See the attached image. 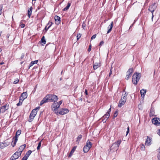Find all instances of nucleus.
<instances>
[{
	"mask_svg": "<svg viewBox=\"0 0 160 160\" xmlns=\"http://www.w3.org/2000/svg\"><path fill=\"white\" fill-rule=\"evenodd\" d=\"M141 77L140 73L135 72L132 77V82L134 84H137Z\"/></svg>",
	"mask_w": 160,
	"mask_h": 160,
	"instance_id": "f257e3e1",
	"label": "nucleus"
},
{
	"mask_svg": "<svg viewBox=\"0 0 160 160\" xmlns=\"http://www.w3.org/2000/svg\"><path fill=\"white\" fill-rule=\"evenodd\" d=\"M92 143L88 141H87L86 145L84 146L83 148V152L85 153L88 152L92 146Z\"/></svg>",
	"mask_w": 160,
	"mask_h": 160,
	"instance_id": "f03ea898",
	"label": "nucleus"
},
{
	"mask_svg": "<svg viewBox=\"0 0 160 160\" xmlns=\"http://www.w3.org/2000/svg\"><path fill=\"white\" fill-rule=\"evenodd\" d=\"M37 113V111H36V109H34L32 111L30 115L28 120V121L29 122H31L33 121Z\"/></svg>",
	"mask_w": 160,
	"mask_h": 160,
	"instance_id": "7ed1b4c3",
	"label": "nucleus"
},
{
	"mask_svg": "<svg viewBox=\"0 0 160 160\" xmlns=\"http://www.w3.org/2000/svg\"><path fill=\"white\" fill-rule=\"evenodd\" d=\"M48 97L49 101H56L58 99V98L56 95L54 94H49L47 95Z\"/></svg>",
	"mask_w": 160,
	"mask_h": 160,
	"instance_id": "20e7f679",
	"label": "nucleus"
},
{
	"mask_svg": "<svg viewBox=\"0 0 160 160\" xmlns=\"http://www.w3.org/2000/svg\"><path fill=\"white\" fill-rule=\"evenodd\" d=\"M21 152L20 153L17 151L15 152L14 154L11 157L10 160H15L18 158L21 155Z\"/></svg>",
	"mask_w": 160,
	"mask_h": 160,
	"instance_id": "39448f33",
	"label": "nucleus"
},
{
	"mask_svg": "<svg viewBox=\"0 0 160 160\" xmlns=\"http://www.w3.org/2000/svg\"><path fill=\"white\" fill-rule=\"evenodd\" d=\"M152 123L157 126L160 125V119L158 118H154L152 120Z\"/></svg>",
	"mask_w": 160,
	"mask_h": 160,
	"instance_id": "423d86ee",
	"label": "nucleus"
},
{
	"mask_svg": "<svg viewBox=\"0 0 160 160\" xmlns=\"http://www.w3.org/2000/svg\"><path fill=\"white\" fill-rule=\"evenodd\" d=\"M69 112V110L66 108H62L59 111L57 112V113H59L61 115H64L65 114L68 113Z\"/></svg>",
	"mask_w": 160,
	"mask_h": 160,
	"instance_id": "0eeeda50",
	"label": "nucleus"
},
{
	"mask_svg": "<svg viewBox=\"0 0 160 160\" xmlns=\"http://www.w3.org/2000/svg\"><path fill=\"white\" fill-rule=\"evenodd\" d=\"M9 108L8 105L7 104H6L3 106L1 107L0 108L1 110V112H4L6 110H8Z\"/></svg>",
	"mask_w": 160,
	"mask_h": 160,
	"instance_id": "6e6552de",
	"label": "nucleus"
},
{
	"mask_svg": "<svg viewBox=\"0 0 160 160\" xmlns=\"http://www.w3.org/2000/svg\"><path fill=\"white\" fill-rule=\"evenodd\" d=\"M110 116L109 113H108V112H107L103 117L102 121L103 122H105L107 120L108 118Z\"/></svg>",
	"mask_w": 160,
	"mask_h": 160,
	"instance_id": "1a4fd4ad",
	"label": "nucleus"
},
{
	"mask_svg": "<svg viewBox=\"0 0 160 160\" xmlns=\"http://www.w3.org/2000/svg\"><path fill=\"white\" fill-rule=\"evenodd\" d=\"M53 108H54V110L55 111L56 110H57L60 107V105H59L58 103L56 102H54L52 104Z\"/></svg>",
	"mask_w": 160,
	"mask_h": 160,
	"instance_id": "9d476101",
	"label": "nucleus"
},
{
	"mask_svg": "<svg viewBox=\"0 0 160 160\" xmlns=\"http://www.w3.org/2000/svg\"><path fill=\"white\" fill-rule=\"evenodd\" d=\"M152 141V138L148 136H147V138L145 141V144L146 145L149 146L151 144V142Z\"/></svg>",
	"mask_w": 160,
	"mask_h": 160,
	"instance_id": "9b49d317",
	"label": "nucleus"
},
{
	"mask_svg": "<svg viewBox=\"0 0 160 160\" xmlns=\"http://www.w3.org/2000/svg\"><path fill=\"white\" fill-rule=\"evenodd\" d=\"M55 23L57 24H59L61 22L60 18L57 16H56L54 18Z\"/></svg>",
	"mask_w": 160,
	"mask_h": 160,
	"instance_id": "f8f14e48",
	"label": "nucleus"
},
{
	"mask_svg": "<svg viewBox=\"0 0 160 160\" xmlns=\"http://www.w3.org/2000/svg\"><path fill=\"white\" fill-rule=\"evenodd\" d=\"M155 3L151 5L148 8L149 11H154L156 8V6L155 5Z\"/></svg>",
	"mask_w": 160,
	"mask_h": 160,
	"instance_id": "ddd939ff",
	"label": "nucleus"
},
{
	"mask_svg": "<svg viewBox=\"0 0 160 160\" xmlns=\"http://www.w3.org/2000/svg\"><path fill=\"white\" fill-rule=\"evenodd\" d=\"M26 146V145L25 144L22 145H21V146H20L19 148V151L18 152L20 153L21 152V154L22 151H23V150L25 148Z\"/></svg>",
	"mask_w": 160,
	"mask_h": 160,
	"instance_id": "4468645a",
	"label": "nucleus"
},
{
	"mask_svg": "<svg viewBox=\"0 0 160 160\" xmlns=\"http://www.w3.org/2000/svg\"><path fill=\"white\" fill-rule=\"evenodd\" d=\"M126 102V101L122 100V99H121L119 102V103L118 105V107H121L122 106V105H123L125 104Z\"/></svg>",
	"mask_w": 160,
	"mask_h": 160,
	"instance_id": "2eb2a0df",
	"label": "nucleus"
},
{
	"mask_svg": "<svg viewBox=\"0 0 160 160\" xmlns=\"http://www.w3.org/2000/svg\"><path fill=\"white\" fill-rule=\"evenodd\" d=\"M146 90L144 89H142L140 90V92L141 94V97L142 98H144L145 95L146 94Z\"/></svg>",
	"mask_w": 160,
	"mask_h": 160,
	"instance_id": "dca6fc26",
	"label": "nucleus"
},
{
	"mask_svg": "<svg viewBox=\"0 0 160 160\" xmlns=\"http://www.w3.org/2000/svg\"><path fill=\"white\" fill-rule=\"evenodd\" d=\"M100 64L99 63H95L93 64V68L94 69H96L100 67Z\"/></svg>",
	"mask_w": 160,
	"mask_h": 160,
	"instance_id": "f3484780",
	"label": "nucleus"
},
{
	"mask_svg": "<svg viewBox=\"0 0 160 160\" xmlns=\"http://www.w3.org/2000/svg\"><path fill=\"white\" fill-rule=\"evenodd\" d=\"M21 131L20 130H18L16 133V135L15 137H14L13 138V139H14V138H18V136H19L20 134L21 133Z\"/></svg>",
	"mask_w": 160,
	"mask_h": 160,
	"instance_id": "a211bd4d",
	"label": "nucleus"
},
{
	"mask_svg": "<svg viewBox=\"0 0 160 160\" xmlns=\"http://www.w3.org/2000/svg\"><path fill=\"white\" fill-rule=\"evenodd\" d=\"M113 22H112L111 25H109L108 28H109L107 32V33H109L111 31L112 28L113 27Z\"/></svg>",
	"mask_w": 160,
	"mask_h": 160,
	"instance_id": "6ab92c4d",
	"label": "nucleus"
},
{
	"mask_svg": "<svg viewBox=\"0 0 160 160\" xmlns=\"http://www.w3.org/2000/svg\"><path fill=\"white\" fill-rule=\"evenodd\" d=\"M32 7H31L28 10V17L30 18V16L32 14Z\"/></svg>",
	"mask_w": 160,
	"mask_h": 160,
	"instance_id": "aec40b11",
	"label": "nucleus"
},
{
	"mask_svg": "<svg viewBox=\"0 0 160 160\" xmlns=\"http://www.w3.org/2000/svg\"><path fill=\"white\" fill-rule=\"evenodd\" d=\"M32 152V151L31 150L28 151L26 153L25 155L24 156L25 157L28 158L30 155L31 154Z\"/></svg>",
	"mask_w": 160,
	"mask_h": 160,
	"instance_id": "412c9836",
	"label": "nucleus"
},
{
	"mask_svg": "<svg viewBox=\"0 0 160 160\" xmlns=\"http://www.w3.org/2000/svg\"><path fill=\"white\" fill-rule=\"evenodd\" d=\"M21 96L23 98L25 99L27 97V93L26 92H23L21 94Z\"/></svg>",
	"mask_w": 160,
	"mask_h": 160,
	"instance_id": "4be33fe9",
	"label": "nucleus"
},
{
	"mask_svg": "<svg viewBox=\"0 0 160 160\" xmlns=\"http://www.w3.org/2000/svg\"><path fill=\"white\" fill-rule=\"evenodd\" d=\"M52 23V22H49L47 24V25L49 24V25L47 27V26H46L45 27V29L47 31L48 29L50 28V27L51 26Z\"/></svg>",
	"mask_w": 160,
	"mask_h": 160,
	"instance_id": "5701e85b",
	"label": "nucleus"
},
{
	"mask_svg": "<svg viewBox=\"0 0 160 160\" xmlns=\"http://www.w3.org/2000/svg\"><path fill=\"white\" fill-rule=\"evenodd\" d=\"M3 143L4 146H5L6 147L8 146L10 144V142H9L7 141H5L2 142Z\"/></svg>",
	"mask_w": 160,
	"mask_h": 160,
	"instance_id": "b1692460",
	"label": "nucleus"
},
{
	"mask_svg": "<svg viewBox=\"0 0 160 160\" xmlns=\"http://www.w3.org/2000/svg\"><path fill=\"white\" fill-rule=\"evenodd\" d=\"M42 100L43 101V102H44V103L48 102L49 101L48 98V97H47V96H46V97H45L44 98H43V99Z\"/></svg>",
	"mask_w": 160,
	"mask_h": 160,
	"instance_id": "393cba45",
	"label": "nucleus"
},
{
	"mask_svg": "<svg viewBox=\"0 0 160 160\" xmlns=\"http://www.w3.org/2000/svg\"><path fill=\"white\" fill-rule=\"evenodd\" d=\"M70 5H71V3H68L67 6L63 9V10L64 11L67 10H68V8L70 7Z\"/></svg>",
	"mask_w": 160,
	"mask_h": 160,
	"instance_id": "a878e982",
	"label": "nucleus"
},
{
	"mask_svg": "<svg viewBox=\"0 0 160 160\" xmlns=\"http://www.w3.org/2000/svg\"><path fill=\"white\" fill-rule=\"evenodd\" d=\"M76 149V147H74L72 149L71 151L70 154L69 155V157H71V156L72 155V154L73 153V152H74V151Z\"/></svg>",
	"mask_w": 160,
	"mask_h": 160,
	"instance_id": "bb28decb",
	"label": "nucleus"
},
{
	"mask_svg": "<svg viewBox=\"0 0 160 160\" xmlns=\"http://www.w3.org/2000/svg\"><path fill=\"white\" fill-rule=\"evenodd\" d=\"M133 72V69L132 68H131L129 69L128 71L127 72V73L131 74Z\"/></svg>",
	"mask_w": 160,
	"mask_h": 160,
	"instance_id": "cd10ccee",
	"label": "nucleus"
},
{
	"mask_svg": "<svg viewBox=\"0 0 160 160\" xmlns=\"http://www.w3.org/2000/svg\"><path fill=\"white\" fill-rule=\"evenodd\" d=\"M38 62V60H35L34 61H32L30 63V67L32 66L35 63H37Z\"/></svg>",
	"mask_w": 160,
	"mask_h": 160,
	"instance_id": "c85d7f7f",
	"label": "nucleus"
},
{
	"mask_svg": "<svg viewBox=\"0 0 160 160\" xmlns=\"http://www.w3.org/2000/svg\"><path fill=\"white\" fill-rule=\"evenodd\" d=\"M41 42L42 43H43L44 44H45L46 43V41L45 37L44 36H43L42 39H41Z\"/></svg>",
	"mask_w": 160,
	"mask_h": 160,
	"instance_id": "c756f323",
	"label": "nucleus"
},
{
	"mask_svg": "<svg viewBox=\"0 0 160 160\" xmlns=\"http://www.w3.org/2000/svg\"><path fill=\"white\" fill-rule=\"evenodd\" d=\"M127 74L126 76V79L127 80H128L129 78L131 77L132 74H129L127 73Z\"/></svg>",
	"mask_w": 160,
	"mask_h": 160,
	"instance_id": "7c9ffc66",
	"label": "nucleus"
},
{
	"mask_svg": "<svg viewBox=\"0 0 160 160\" xmlns=\"http://www.w3.org/2000/svg\"><path fill=\"white\" fill-rule=\"evenodd\" d=\"M22 101L21 99H19V102L17 104V105L18 106L21 105L22 104Z\"/></svg>",
	"mask_w": 160,
	"mask_h": 160,
	"instance_id": "2f4dec72",
	"label": "nucleus"
},
{
	"mask_svg": "<svg viewBox=\"0 0 160 160\" xmlns=\"http://www.w3.org/2000/svg\"><path fill=\"white\" fill-rule=\"evenodd\" d=\"M14 142L13 143V144H12V146L13 147H14V146L15 145L16 142L18 140V138H14Z\"/></svg>",
	"mask_w": 160,
	"mask_h": 160,
	"instance_id": "473e14b6",
	"label": "nucleus"
},
{
	"mask_svg": "<svg viewBox=\"0 0 160 160\" xmlns=\"http://www.w3.org/2000/svg\"><path fill=\"white\" fill-rule=\"evenodd\" d=\"M41 143L42 141H41L40 142H39L38 143V146L37 147V149L38 150H39L40 149V147L41 146Z\"/></svg>",
	"mask_w": 160,
	"mask_h": 160,
	"instance_id": "72a5a7b5",
	"label": "nucleus"
},
{
	"mask_svg": "<svg viewBox=\"0 0 160 160\" xmlns=\"http://www.w3.org/2000/svg\"><path fill=\"white\" fill-rule=\"evenodd\" d=\"M121 140H119L115 142V143L117 145V147H119V145L121 143Z\"/></svg>",
	"mask_w": 160,
	"mask_h": 160,
	"instance_id": "f704fd0d",
	"label": "nucleus"
},
{
	"mask_svg": "<svg viewBox=\"0 0 160 160\" xmlns=\"http://www.w3.org/2000/svg\"><path fill=\"white\" fill-rule=\"evenodd\" d=\"M81 35L80 33H78L77 36V40H78L81 37Z\"/></svg>",
	"mask_w": 160,
	"mask_h": 160,
	"instance_id": "c9c22d12",
	"label": "nucleus"
},
{
	"mask_svg": "<svg viewBox=\"0 0 160 160\" xmlns=\"http://www.w3.org/2000/svg\"><path fill=\"white\" fill-rule=\"evenodd\" d=\"M6 147L4 146V145L2 142H1L0 143V147L2 149Z\"/></svg>",
	"mask_w": 160,
	"mask_h": 160,
	"instance_id": "e433bc0d",
	"label": "nucleus"
},
{
	"mask_svg": "<svg viewBox=\"0 0 160 160\" xmlns=\"http://www.w3.org/2000/svg\"><path fill=\"white\" fill-rule=\"evenodd\" d=\"M82 138V136L81 135H79L78 137L77 138V141H79Z\"/></svg>",
	"mask_w": 160,
	"mask_h": 160,
	"instance_id": "4c0bfd02",
	"label": "nucleus"
},
{
	"mask_svg": "<svg viewBox=\"0 0 160 160\" xmlns=\"http://www.w3.org/2000/svg\"><path fill=\"white\" fill-rule=\"evenodd\" d=\"M141 149L142 150L144 151L145 150V147L143 144H142L141 146Z\"/></svg>",
	"mask_w": 160,
	"mask_h": 160,
	"instance_id": "58836bf2",
	"label": "nucleus"
},
{
	"mask_svg": "<svg viewBox=\"0 0 160 160\" xmlns=\"http://www.w3.org/2000/svg\"><path fill=\"white\" fill-rule=\"evenodd\" d=\"M2 5H0V15L1 14L2 12Z\"/></svg>",
	"mask_w": 160,
	"mask_h": 160,
	"instance_id": "ea45409f",
	"label": "nucleus"
},
{
	"mask_svg": "<svg viewBox=\"0 0 160 160\" xmlns=\"http://www.w3.org/2000/svg\"><path fill=\"white\" fill-rule=\"evenodd\" d=\"M118 111H116L114 114V117L115 118L118 115Z\"/></svg>",
	"mask_w": 160,
	"mask_h": 160,
	"instance_id": "a19ab883",
	"label": "nucleus"
},
{
	"mask_svg": "<svg viewBox=\"0 0 160 160\" xmlns=\"http://www.w3.org/2000/svg\"><path fill=\"white\" fill-rule=\"evenodd\" d=\"M22 21H21L20 22V26L21 28H24L25 27V24L23 23H22Z\"/></svg>",
	"mask_w": 160,
	"mask_h": 160,
	"instance_id": "79ce46f5",
	"label": "nucleus"
},
{
	"mask_svg": "<svg viewBox=\"0 0 160 160\" xmlns=\"http://www.w3.org/2000/svg\"><path fill=\"white\" fill-rule=\"evenodd\" d=\"M149 115L150 116H152L153 115H154V113L153 111H152V110H151L150 112Z\"/></svg>",
	"mask_w": 160,
	"mask_h": 160,
	"instance_id": "37998d69",
	"label": "nucleus"
},
{
	"mask_svg": "<svg viewBox=\"0 0 160 160\" xmlns=\"http://www.w3.org/2000/svg\"><path fill=\"white\" fill-rule=\"evenodd\" d=\"M121 99H122V100H124L126 101V96L125 95Z\"/></svg>",
	"mask_w": 160,
	"mask_h": 160,
	"instance_id": "c03bdc74",
	"label": "nucleus"
},
{
	"mask_svg": "<svg viewBox=\"0 0 160 160\" xmlns=\"http://www.w3.org/2000/svg\"><path fill=\"white\" fill-rule=\"evenodd\" d=\"M96 34H94V35H93L91 37V40H93V39H95L96 38Z\"/></svg>",
	"mask_w": 160,
	"mask_h": 160,
	"instance_id": "a18cd8bd",
	"label": "nucleus"
},
{
	"mask_svg": "<svg viewBox=\"0 0 160 160\" xmlns=\"http://www.w3.org/2000/svg\"><path fill=\"white\" fill-rule=\"evenodd\" d=\"M150 12H151L152 13V21L153 20V17H154V15H153V12L154 11H150Z\"/></svg>",
	"mask_w": 160,
	"mask_h": 160,
	"instance_id": "49530a36",
	"label": "nucleus"
},
{
	"mask_svg": "<svg viewBox=\"0 0 160 160\" xmlns=\"http://www.w3.org/2000/svg\"><path fill=\"white\" fill-rule=\"evenodd\" d=\"M91 48H92L91 45L90 44L89 45V47L88 49V51L89 52L90 51H91Z\"/></svg>",
	"mask_w": 160,
	"mask_h": 160,
	"instance_id": "de8ad7c7",
	"label": "nucleus"
},
{
	"mask_svg": "<svg viewBox=\"0 0 160 160\" xmlns=\"http://www.w3.org/2000/svg\"><path fill=\"white\" fill-rule=\"evenodd\" d=\"M19 80L18 79L16 80L15 81L13 82V83H14V84H17V83L19 82Z\"/></svg>",
	"mask_w": 160,
	"mask_h": 160,
	"instance_id": "09e8293b",
	"label": "nucleus"
},
{
	"mask_svg": "<svg viewBox=\"0 0 160 160\" xmlns=\"http://www.w3.org/2000/svg\"><path fill=\"white\" fill-rule=\"evenodd\" d=\"M27 159L28 158L24 156L21 160H27Z\"/></svg>",
	"mask_w": 160,
	"mask_h": 160,
	"instance_id": "8fccbe9b",
	"label": "nucleus"
},
{
	"mask_svg": "<svg viewBox=\"0 0 160 160\" xmlns=\"http://www.w3.org/2000/svg\"><path fill=\"white\" fill-rule=\"evenodd\" d=\"M24 53H22V54L21 55L20 58L21 59H22L24 58Z\"/></svg>",
	"mask_w": 160,
	"mask_h": 160,
	"instance_id": "3c124183",
	"label": "nucleus"
},
{
	"mask_svg": "<svg viewBox=\"0 0 160 160\" xmlns=\"http://www.w3.org/2000/svg\"><path fill=\"white\" fill-rule=\"evenodd\" d=\"M44 103L43 102V101L42 100L41 102L40 103V105H42L43 104H44Z\"/></svg>",
	"mask_w": 160,
	"mask_h": 160,
	"instance_id": "603ef678",
	"label": "nucleus"
},
{
	"mask_svg": "<svg viewBox=\"0 0 160 160\" xmlns=\"http://www.w3.org/2000/svg\"><path fill=\"white\" fill-rule=\"evenodd\" d=\"M129 127H128V129H127V134L126 135H127L128 133H129Z\"/></svg>",
	"mask_w": 160,
	"mask_h": 160,
	"instance_id": "864d4df0",
	"label": "nucleus"
},
{
	"mask_svg": "<svg viewBox=\"0 0 160 160\" xmlns=\"http://www.w3.org/2000/svg\"><path fill=\"white\" fill-rule=\"evenodd\" d=\"M82 27L83 29H84L85 27V24L84 23H83L82 24Z\"/></svg>",
	"mask_w": 160,
	"mask_h": 160,
	"instance_id": "5fc2aeb1",
	"label": "nucleus"
},
{
	"mask_svg": "<svg viewBox=\"0 0 160 160\" xmlns=\"http://www.w3.org/2000/svg\"><path fill=\"white\" fill-rule=\"evenodd\" d=\"M104 43V42L103 41H101L100 43V44H99V45H102Z\"/></svg>",
	"mask_w": 160,
	"mask_h": 160,
	"instance_id": "6e6d98bb",
	"label": "nucleus"
},
{
	"mask_svg": "<svg viewBox=\"0 0 160 160\" xmlns=\"http://www.w3.org/2000/svg\"><path fill=\"white\" fill-rule=\"evenodd\" d=\"M19 99H21L22 100V101L25 99L24 98H23L21 96L19 98Z\"/></svg>",
	"mask_w": 160,
	"mask_h": 160,
	"instance_id": "4d7b16f0",
	"label": "nucleus"
},
{
	"mask_svg": "<svg viewBox=\"0 0 160 160\" xmlns=\"http://www.w3.org/2000/svg\"><path fill=\"white\" fill-rule=\"evenodd\" d=\"M62 100H61L59 102V105H60L62 103Z\"/></svg>",
	"mask_w": 160,
	"mask_h": 160,
	"instance_id": "13d9d810",
	"label": "nucleus"
},
{
	"mask_svg": "<svg viewBox=\"0 0 160 160\" xmlns=\"http://www.w3.org/2000/svg\"><path fill=\"white\" fill-rule=\"evenodd\" d=\"M158 158L159 160H160V154H158Z\"/></svg>",
	"mask_w": 160,
	"mask_h": 160,
	"instance_id": "bf43d9fd",
	"label": "nucleus"
},
{
	"mask_svg": "<svg viewBox=\"0 0 160 160\" xmlns=\"http://www.w3.org/2000/svg\"><path fill=\"white\" fill-rule=\"evenodd\" d=\"M85 93L86 95H87L88 94L87 90L86 89L85 90Z\"/></svg>",
	"mask_w": 160,
	"mask_h": 160,
	"instance_id": "052dcab7",
	"label": "nucleus"
},
{
	"mask_svg": "<svg viewBox=\"0 0 160 160\" xmlns=\"http://www.w3.org/2000/svg\"><path fill=\"white\" fill-rule=\"evenodd\" d=\"M112 74V71H111V70L110 72L109 73V76H110Z\"/></svg>",
	"mask_w": 160,
	"mask_h": 160,
	"instance_id": "680f3d73",
	"label": "nucleus"
},
{
	"mask_svg": "<svg viewBox=\"0 0 160 160\" xmlns=\"http://www.w3.org/2000/svg\"><path fill=\"white\" fill-rule=\"evenodd\" d=\"M111 107L109 109L108 111L107 112H108V113H109V112H111Z\"/></svg>",
	"mask_w": 160,
	"mask_h": 160,
	"instance_id": "e2e57ef3",
	"label": "nucleus"
},
{
	"mask_svg": "<svg viewBox=\"0 0 160 160\" xmlns=\"http://www.w3.org/2000/svg\"><path fill=\"white\" fill-rule=\"evenodd\" d=\"M133 24H134V23H133V24H132L130 26V28H129V29H130V28H132V26H133Z\"/></svg>",
	"mask_w": 160,
	"mask_h": 160,
	"instance_id": "0e129e2a",
	"label": "nucleus"
},
{
	"mask_svg": "<svg viewBox=\"0 0 160 160\" xmlns=\"http://www.w3.org/2000/svg\"><path fill=\"white\" fill-rule=\"evenodd\" d=\"M4 64V62H2L0 63V64L1 65H2Z\"/></svg>",
	"mask_w": 160,
	"mask_h": 160,
	"instance_id": "69168bd1",
	"label": "nucleus"
},
{
	"mask_svg": "<svg viewBox=\"0 0 160 160\" xmlns=\"http://www.w3.org/2000/svg\"><path fill=\"white\" fill-rule=\"evenodd\" d=\"M39 108V107H38L36 108L35 109H36V110H37L38 109V110Z\"/></svg>",
	"mask_w": 160,
	"mask_h": 160,
	"instance_id": "338daca9",
	"label": "nucleus"
},
{
	"mask_svg": "<svg viewBox=\"0 0 160 160\" xmlns=\"http://www.w3.org/2000/svg\"><path fill=\"white\" fill-rule=\"evenodd\" d=\"M79 100L81 101H82V99L81 98Z\"/></svg>",
	"mask_w": 160,
	"mask_h": 160,
	"instance_id": "774afa93",
	"label": "nucleus"
}]
</instances>
